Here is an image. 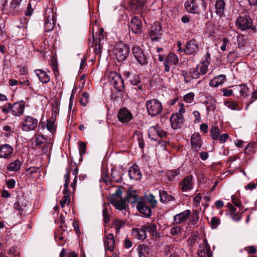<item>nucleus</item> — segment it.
<instances>
[{"label":"nucleus","instance_id":"11","mask_svg":"<svg viewBox=\"0 0 257 257\" xmlns=\"http://www.w3.org/2000/svg\"><path fill=\"white\" fill-rule=\"evenodd\" d=\"M162 27L158 22H155L152 25L150 32V37L152 41L158 42L159 41V36Z\"/></svg>","mask_w":257,"mask_h":257},{"label":"nucleus","instance_id":"27","mask_svg":"<svg viewBox=\"0 0 257 257\" xmlns=\"http://www.w3.org/2000/svg\"><path fill=\"white\" fill-rule=\"evenodd\" d=\"M143 0H131L130 2V8L134 13H140L144 6Z\"/></svg>","mask_w":257,"mask_h":257},{"label":"nucleus","instance_id":"60","mask_svg":"<svg viewBox=\"0 0 257 257\" xmlns=\"http://www.w3.org/2000/svg\"><path fill=\"white\" fill-rule=\"evenodd\" d=\"M179 173L180 172L178 170H172L168 172V176L169 180L170 181H172L173 180H174L175 177L179 174Z\"/></svg>","mask_w":257,"mask_h":257},{"label":"nucleus","instance_id":"42","mask_svg":"<svg viewBox=\"0 0 257 257\" xmlns=\"http://www.w3.org/2000/svg\"><path fill=\"white\" fill-rule=\"evenodd\" d=\"M45 18V21L56 22L53 11L51 8L46 9Z\"/></svg>","mask_w":257,"mask_h":257},{"label":"nucleus","instance_id":"23","mask_svg":"<svg viewBox=\"0 0 257 257\" xmlns=\"http://www.w3.org/2000/svg\"><path fill=\"white\" fill-rule=\"evenodd\" d=\"M34 72L39 80L43 84H47L50 82V77L46 71L43 69H36Z\"/></svg>","mask_w":257,"mask_h":257},{"label":"nucleus","instance_id":"64","mask_svg":"<svg viewBox=\"0 0 257 257\" xmlns=\"http://www.w3.org/2000/svg\"><path fill=\"white\" fill-rule=\"evenodd\" d=\"M7 186L10 189H13L16 184V181L14 179H10L7 181Z\"/></svg>","mask_w":257,"mask_h":257},{"label":"nucleus","instance_id":"2","mask_svg":"<svg viewBox=\"0 0 257 257\" xmlns=\"http://www.w3.org/2000/svg\"><path fill=\"white\" fill-rule=\"evenodd\" d=\"M146 107L149 115L151 116L158 115L163 109L162 103L157 99L147 100L146 103Z\"/></svg>","mask_w":257,"mask_h":257},{"label":"nucleus","instance_id":"22","mask_svg":"<svg viewBox=\"0 0 257 257\" xmlns=\"http://www.w3.org/2000/svg\"><path fill=\"white\" fill-rule=\"evenodd\" d=\"M143 225L146 232H149L154 239L159 238V235L157 230V225L155 223H148Z\"/></svg>","mask_w":257,"mask_h":257},{"label":"nucleus","instance_id":"34","mask_svg":"<svg viewBox=\"0 0 257 257\" xmlns=\"http://www.w3.org/2000/svg\"><path fill=\"white\" fill-rule=\"evenodd\" d=\"M225 78V76L224 75H219L216 76L210 80L209 85L212 87H218L223 83Z\"/></svg>","mask_w":257,"mask_h":257},{"label":"nucleus","instance_id":"9","mask_svg":"<svg viewBox=\"0 0 257 257\" xmlns=\"http://www.w3.org/2000/svg\"><path fill=\"white\" fill-rule=\"evenodd\" d=\"M132 53L137 61L141 65H146L148 64V58L140 47L134 46L132 48Z\"/></svg>","mask_w":257,"mask_h":257},{"label":"nucleus","instance_id":"59","mask_svg":"<svg viewBox=\"0 0 257 257\" xmlns=\"http://www.w3.org/2000/svg\"><path fill=\"white\" fill-rule=\"evenodd\" d=\"M2 111L5 114H8L10 111L12 112L11 103H8L5 104L2 108Z\"/></svg>","mask_w":257,"mask_h":257},{"label":"nucleus","instance_id":"39","mask_svg":"<svg viewBox=\"0 0 257 257\" xmlns=\"http://www.w3.org/2000/svg\"><path fill=\"white\" fill-rule=\"evenodd\" d=\"M215 100L212 98H209L206 101V107L208 113L210 111H214L216 108Z\"/></svg>","mask_w":257,"mask_h":257},{"label":"nucleus","instance_id":"5","mask_svg":"<svg viewBox=\"0 0 257 257\" xmlns=\"http://www.w3.org/2000/svg\"><path fill=\"white\" fill-rule=\"evenodd\" d=\"M70 173L69 170H67L66 174L64 175L65 182L64 185V189L63 193L64 194L63 198L60 201V203L62 208H64L65 205H68L70 203V192L68 190Z\"/></svg>","mask_w":257,"mask_h":257},{"label":"nucleus","instance_id":"25","mask_svg":"<svg viewBox=\"0 0 257 257\" xmlns=\"http://www.w3.org/2000/svg\"><path fill=\"white\" fill-rule=\"evenodd\" d=\"M197 257H210L212 255L210 246L206 244H200L197 251Z\"/></svg>","mask_w":257,"mask_h":257},{"label":"nucleus","instance_id":"29","mask_svg":"<svg viewBox=\"0 0 257 257\" xmlns=\"http://www.w3.org/2000/svg\"><path fill=\"white\" fill-rule=\"evenodd\" d=\"M114 238L113 235L112 233L108 234L106 239L104 241V246L105 249H107L109 251L112 252L114 250Z\"/></svg>","mask_w":257,"mask_h":257},{"label":"nucleus","instance_id":"15","mask_svg":"<svg viewBox=\"0 0 257 257\" xmlns=\"http://www.w3.org/2000/svg\"><path fill=\"white\" fill-rule=\"evenodd\" d=\"M14 152L13 148L9 144H4L0 147V159H9Z\"/></svg>","mask_w":257,"mask_h":257},{"label":"nucleus","instance_id":"30","mask_svg":"<svg viewBox=\"0 0 257 257\" xmlns=\"http://www.w3.org/2000/svg\"><path fill=\"white\" fill-rule=\"evenodd\" d=\"M185 7L186 10L189 13L193 14L199 13V9L195 5V0H187L185 3Z\"/></svg>","mask_w":257,"mask_h":257},{"label":"nucleus","instance_id":"47","mask_svg":"<svg viewBox=\"0 0 257 257\" xmlns=\"http://www.w3.org/2000/svg\"><path fill=\"white\" fill-rule=\"evenodd\" d=\"M195 94L193 92H189L184 96V101L188 103H192L194 100Z\"/></svg>","mask_w":257,"mask_h":257},{"label":"nucleus","instance_id":"45","mask_svg":"<svg viewBox=\"0 0 257 257\" xmlns=\"http://www.w3.org/2000/svg\"><path fill=\"white\" fill-rule=\"evenodd\" d=\"M125 224V222L123 220L119 219H116L114 221L113 225L115 227L116 233L119 232L120 229L123 227Z\"/></svg>","mask_w":257,"mask_h":257},{"label":"nucleus","instance_id":"21","mask_svg":"<svg viewBox=\"0 0 257 257\" xmlns=\"http://www.w3.org/2000/svg\"><path fill=\"white\" fill-rule=\"evenodd\" d=\"M183 121L182 115L173 114L170 118L171 126L173 129H177L181 126Z\"/></svg>","mask_w":257,"mask_h":257},{"label":"nucleus","instance_id":"26","mask_svg":"<svg viewBox=\"0 0 257 257\" xmlns=\"http://www.w3.org/2000/svg\"><path fill=\"white\" fill-rule=\"evenodd\" d=\"M132 235L139 240H144L147 237V234L144 225H142L140 228H134L132 230Z\"/></svg>","mask_w":257,"mask_h":257},{"label":"nucleus","instance_id":"32","mask_svg":"<svg viewBox=\"0 0 257 257\" xmlns=\"http://www.w3.org/2000/svg\"><path fill=\"white\" fill-rule=\"evenodd\" d=\"M22 165V162L19 159H17L9 163L7 165V168L9 171L17 172L20 169Z\"/></svg>","mask_w":257,"mask_h":257},{"label":"nucleus","instance_id":"24","mask_svg":"<svg viewBox=\"0 0 257 257\" xmlns=\"http://www.w3.org/2000/svg\"><path fill=\"white\" fill-rule=\"evenodd\" d=\"M128 175L131 179L135 180H140L142 178L141 172L137 165H134L130 168Z\"/></svg>","mask_w":257,"mask_h":257},{"label":"nucleus","instance_id":"16","mask_svg":"<svg viewBox=\"0 0 257 257\" xmlns=\"http://www.w3.org/2000/svg\"><path fill=\"white\" fill-rule=\"evenodd\" d=\"M25 102L24 101H20L11 103L12 113L16 116H19L22 115L25 110Z\"/></svg>","mask_w":257,"mask_h":257},{"label":"nucleus","instance_id":"35","mask_svg":"<svg viewBox=\"0 0 257 257\" xmlns=\"http://www.w3.org/2000/svg\"><path fill=\"white\" fill-rule=\"evenodd\" d=\"M225 2L223 0H217L215 3V12L219 16H222L224 14Z\"/></svg>","mask_w":257,"mask_h":257},{"label":"nucleus","instance_id":"4","mask_svg":"<svg viewBox=\"0 0 257 257\" xmlns=\"http://www.w3.org/2000/svg\"><path fill=\"white\" fill-rule=\"evenodd\" d=\"M38 120L37 118L30 115H26L22 120V130L24 132L34 131L38 126Z\"/></svg>","mask_w":257,"mask_h":257},{"label":"nucleus","instance_id":"40","mask_svg":"<svg viewBox=\"0 0 257 257\" xmlns=\"http://www.w3.org/2000/svg\"><path fill=\"white\" fill-rule=\"evenodd\" d=\"M159 195L160 197V201L162 202L170 201L174 199L172 196L167 194V192L165 191L160 190Z\"/></svg>","mask_w":257,"mask_h":257},{"label":"nucleus","instance_id":"51","mask_svg":"<svg viewBox=\"0 0 257 257\" xmlns=\"http://www.w3.org/2000/svg\"><path fill=\"white\" fill-rule=\"evenodd\" d=\"M130 82L134 85H137L140 83V77L138 75H133L130 78Z\"/></svg>","mask_w":257,"mask_h":257},{"label":"nucleus","instance_id":"46","mask_svg":"<svg viewBox=\"0 0 257 257\" xmlns=\"http://www.w3.org/2000/svg\"><path fill=\"white\" fill-rule=\"evenodd\" d=\"M55 22L54 21H45L44 25L45 31L50 32L53 30L55 26Z\"/></svg>","mask_w":257,"mask_h":257},{"label":"nucleus","instance_id":"58","mask_svg":"<svg viewBox=\"0 0 257 257\" xmlns=\"http://www.w3.org/2000/svg\"><path fill=\"white\" fill-rule=\"evenodd\" d=\"M86 145L84 142H80L79 145V151L81 156L86 152Z\"/></svg>","mask_w":257,"mask_h":257},{"label":"nucleus","instance_id":"17","mask_svg":"<svg viewBox=\"0 0 257 257\" xmlns=\"http://www.w3.org/2000/svg\"><path fill=\"white\" fill-rule=\"evenodd\" d=\"M199 51V46L197 42L193 39L187 43L184 50V53L187 55L195 54Z\"/></svg>","mask_w":257,"mask_h":257},{"label":"nucleus","instance_id":"31","mask_svg":"<svg viewBox=\"0 0 257 257\" xmlns=\"http://www.w3.org/2000/svg\"><path fill=\"white\" fill-rule=\"evenodd\" d=\"M111 203L117 209L122 210L125 209V201L122 199H115L113 197L111 198Z\"/></svg>","mask_w":257,"mask_h":257},{"label":"nucleus","instance_id":"6","mask_svg":"<svg viewBox=\"0 0 257 257\" xmlns=\"http://www.w3.org/2000/svg\"><path fill=\"white\" fill-rule=\"evenodd\" d=\"M252 20L248 16H239L237 18L235 26L241 31H245L251 28Z\"/></svg>","mask_w":257,"mask_h":257},{"label":"nucleus","instance_id":"33","mask_svg":"<svg viewBox=\"0 0 257 257\" xmlns=\"http://www.w3.org/2000/svg\"><path fill=\"white\" fill-rule=\"evenodd\" d=\"M139 257H147L149 255L150 247L145 244H140L137 249Z\"/></svg>","mask_w":257,"mask_h":257},{"label":"nucleus","instance_id":"44","mask_svg":"<svg viewBox=\"0 0 257 257\" xmlns=\"http://www.w3.org/2000/svg\"><path fill=\"white\" fill-rule=\"evenodd\" d=\"M224 104L226 107L232 110L240 109V107H239L238 103L235 101H227L225 102Z\"/></svg>","mask_w":257,"mask_h":257},{"label":"nucleus","instance_id":"53","mask_svg":"<svg viewBox=\"0 0 257 257\" xmlns=\"http://www.w3.org/2000/svg\"><path fill=\"white\" fill-rule=\"evenodd\" d=\"M47 128L51 133H54L56 130V125L55 122L53 121L47 120Z\"/></svg>","mask_w":257,"mask_h":257},{"label":"nucleus","instance_id":"52","mask_svg":"<svg viewBox=\"0 0 257 257\" xmlns=\"http://www.w3.org/2000/svg\"><path fill=\"white\" fill-rule=\"evenodd\" d=\"M89 101V94L87 92H84L82 98L80 99V103L82 105L86 106Z\"/></svg>","mask_w":257,"mask_h":257},{"label":"nucleus","instance_id":"14","mask_svg":"<svg viewBox=\"0 0 257 257\" xmlns=\"http://www.w3.org/2000/svg\"><path fill=\"white\" fill-rule=\"evenodd\" d=\"M137 208L139 212L146 217H149L152 214L151 207L142 200L139 201Z\"/></svg>","mask_w":257,"mask_h":257},{"label":"nucleus","instance_id":"61","mask_svg":"<svg viewBox=\"0 0 257 257\" xmlns=\"http://www.w3.org/2000/svg\"><path fill=\"white\" fill-rule=\"evenodd\" d=\"M193 114L195 118L194 120V123H196L200 122L201 121V116L199 112L198 111H194L193 112Z\"/></svg>","mask_w":257,"mask_h":257},{"label":"nucleus","instance_id":"50","mask_svg":"<svg viewBox=\"0 0 257 257\" xmlns=\"http://www.w3.org/2000/svg\"><path fill=\"white\" fill-rule=\"evenodd\" d=\"M255 144L253 143L248 144L245 148V152L246 154L250 155L255 151Z\"/></svg>","mask_w":257,"mask_h":257},{"label":"nucleus","instance_id":"56","mask_svg":"<svg viewBox=\"0 0 257 257\" xmlns=\"http://www.w3.org/2000/svg\"><path fill=\"white\" fill-rule=\"evenodd\" d=\"M102 215L103 217V221L105 223H108L110 221L108 210L106 208H104L102 210Z\"/></svg>","mask_w":257,"mask_h":257},{"label":"nucleus","instance_id":"10","mask_svg":"<svg viewBox=\"0 0 257 257\" xmlns=\"http://www.w3.org/2000/svg\"><path fill=\"white\" fill-rule=\"evenodd\" d=\"M248 95V88L244 84L233 86V96L236 98L246 97Z\"/></svg>","mask_w":257,"mask_h":257},{"label":"nucleus","instance_id":"13","mask_svg":"<svg viewBox=\"0 0 257 257\" xmlns=\"http://www.w3.org/2000/svg\"><path fill=\"white\" fill-rule=\"evenodd\" d=\"M179 62V59L177 56L174 53L169 54L166 58L164 65L165 66L164 70L166 72L170 71V66L176 65Z\"/></svg>","mask_w":257,"mask_h":257},{"label":"nucleus","instance_id":"38","mask_svg":"<svg viewBox=\"0 0 257 257\" xmlns=\"http://www.w3.org/2000/svg\"><path fill=\"white\" fill-rule=\"evenodd\" d=\"M210 132L211 138L213 140H218L219 136L221 133V130L218 126L216 125H212L210 129Z\"/></svg>","mask_w":257,"mask_h":257},{"label":"nucleus","instance_id":"63","mask_svg":"<svg viewBox=\"0 0 257 257\" xmlns=\"http://www.w3.org/2000/svg\"><path fill=\"white\" fill-rule=\"evenodd\" d=\"M231 200L232 203L237 207H240L241 205V201L235 196L232 195Z\"/></svg>","mask_w":257,"mask_h":257},{"label":"nucleus","instance_id":"7","mask_svg":"<svg viewBox=\"0 0 257 257\" xmlns=\"http://www.w3.org/2000/svg\"><path fill=\"white\" fill-rule=\"evenodd\" d=\"M118 120L123 124L128 123L133 118L131 111L125 107L120 108L117 113Z\"/></svg>","mask_w":257,"mask_h":257},{"label":"nucleus","instance_id":"41","mask_svg":"<svg viewBox=\"0 0 257 257\" xmlns=\"http://www.w3.org/2000/svg\"><path fill=\"white\" fill-rule=\"evenodd\" d=\"M114 86L119 91H121L123 89V80L120 77L117 76V79L114 80Z\"/></svg>","mask_w":257,"mask_h":257},{"label":"nucleus","instance_id":"43","mask_svg":"<svg viewBox=\"0 0 257 257\" xmlns=\"http://www.w3.org/2000/svg\"><path fill=\"white\" fill-rule=\"evenodd\" d=\"M26 205V204L25 202H23L22 200H21L20 199H19L18 201L15 203L14 207L15 209L21 212L24 210Z\"/></svg>","mask_w":257,"mask_h":257},{"label":"nucleus","instance_id":"55","mask_svg":"<svg viewBox=\"0 0 257 257\" xmlns=\"http://www.w3.org/2000/svg\"><path fill=\"white\" fill-rule=\"evenodd\" d=\"M210 224L212 228H216L220 224V219L217 217H213L211 219Z\"/></svg>","mask_w":257,"mask_h":257},{"label":"nucleus","instance_id":"28","mask_svg":"<svg viewBox=\"0 0 257 257\" xmlns=\"http://www.w3.org/2000/svg\"><path fill=\"white\" fill-rule=\"evenodd\" d=\"M27 4V0H12L11 2V8L13 10L20 11L25 8Z\"/></svg>","mask_w":257,"mask_h":257},{"label":"nucleus","instance_id":"36","mask_svg":"<svg viewBox=\"0 0 257 257\" xmlns=\"http://www.w3.org/2000/svg\"><path fill=\"white\" fill-rule=\"evenodd\" d=\"M142 200L152 208L154 207L157 203L155 197L152 194H149L146 196Z\"/></svg>","mask_w":257,"mask_h":257},{"label":"nucleus","instance_id":"49","mask_svg":"<svg viewBox=\"0 0 257 257\" xmlns=\"http://www.w3.org/2000/svg\"><path fill=\"white\" fill-rule=\"evenodd\" d=\"M47 141V139L42 135L37 136L35 140V145L37 146H40Z\"/></svg>","mask_w":257,"mask_h":257},{"label":"nucleus","instance_id":"3","mask_svg":"<svg viewBox=\"0 0 257 257\" xmlns=\"http://www.w3.org/2000/svg\"><path fill=\"white\" fill-rule=\"evenodd\" d=\"M130 52V48L127 45L121 42L115 45L114 53L118 62H123L127 58Z\"/></svg>","mask_w":257,"mask_h":257},{"label":"nucleus","instance_id":"48","mask_svg":"<svg viewBox=\"0 0 257 257\" xmlns=\"http://www.w3.org/2000/svg\"><path fill=\"white\" fill-rule=\"evenodd\" d=\"M181 75L184 78L185 81L186 83L190 82L192 79H193L191 75L190 69H189L188 72L186 71L185 70H181Z\"/></svg>","mask_w":257,"mask_h":257},{"label":"nucleus","instance_id":"18","mask_svg":"<svg viewBox=\"0 0 257 257\" xmlns=\"http://www.w3.org/2000/svg\"><path fill=\"white\" fill-rule=\"evenodd\" d=\"M191 145L192 149L196 151H198L202 145L200 135L197 133L192 135L190 139Z\"/></svg>","mask_w":257,"mask_h":257},{"label":"nucleus","instance_id":"19","mask_svg":"<svg viewBox=\"0 0 257 257\" xmlns=\"http://www.w3.org/2000/svg\"><path fill=\"white\" fill-rule=\"evenodd\" d=\"M191 215L190 210H186L174 216V224H179L186 220Z\"/></svg>","mask_w":257,"mask_h":257},{"label":"nucleus","instance_id":"57","mask_svg":"<svg viewBox=\"0 0 257 257\" xmlns=\"http://www.w3.org/2000/svg\"><path fill=\"white\" fill-rule=\"evenodd\" d=\"M199 212L197 211H194L191 215V222L193 224H196L199 220Z\"/></svg>","mask_w":257,"mask_h":257},{"label":"nucleus","instance_id":"54","mask_svg":"<svg viewBox=\"0 0 257 257\" xmlns=\"http://www.w3.org/2000/svg\"><path fill=\"white\" fill-rule=\"evenodd\" d=\"M231 219L235 221H238L241 219V213L239 211L230 213Z\"/></svg>","mask_w":257,"mask_h":257},{"label":"nucleus","instance_id":"12","mask_svg":"<svg viewBox=\"0 0 257 257\" xmlns=\"http://www.w3.org/2000/svg\"><path fill=\"white\" fill-rule=\"evenodd\" d=\"M179 187L183 192L191 190L193 187V176L188 175L185 177L179 183Z\"/></svg>","mask_w":257,"mask_h":257},{"label":"nucleus","instance_id":"1","mask_svg":"<svg viewBox=\"0 0 257 257\" xmlns=\"http://www.w3.org/2000/svg\"><path fill=\"white\" fill-rule=\"evenodd\" d=\"M205 57L206 59L203 62L198 64L195 68H190L191 75L193 79H198L200 76L205 74L207 72L210 57L208 54H207Z\"/></svg>","mask_w":257,"mask_h":257},{"label":"nucleus","instance_id":"20","mask_svg":"<svg viewBox=\"0 0 257 257\" xmlns=\"http://www.w3.org/2000/svg\"><path fill=\"white\" fill-rule=\"evenodd\" d=\"M130 28L133 33L140 34L142 31V21L137 17H134L131 22Z\"/></svg>","mask_w":257,"mask_h":257},{"label":"nucleus","instance_id":"62","mask_svg":"<svg viewBox=\"0 0 257 257\" xmlns=\"http://www.w3.org/2000/svg\"><path fill=\"white\" fill-rule=\"evenodd\" d=\"M201 199V194L200 193L197 194L193 198V203H194L195 205H198L200 204Z\"/></svg>","mask_w":257,"mask_h":257},{"label":"nucleus","instance_id":"37","mask_svg":"<svg viewBox=\"0 0 257 257\" xmlns=\"http://www.w3.org/2000/svg\"><path fill=\"white\" fill-rule=\"evenodd\" d=\"M126 200L132 204L136 203L138 200V195L136 190H131L127 192Z\"/></svg>","mask_w":257,"mask_h":257},{"label":"nucleus","instance_id":"8","mask_svg":"<svg viewBox=\"0 0 257 257\" xmlns=\"http://www.w3.org/2000/svg\"><path fill=\"white\" fill-rule=\"evenodd\" d=\"M148 134L149 138L154 141L166 136V133L158 125L150 127L148 130Z\"/></svg>","mask_w":257,"mask_h":257}]
</instances>
